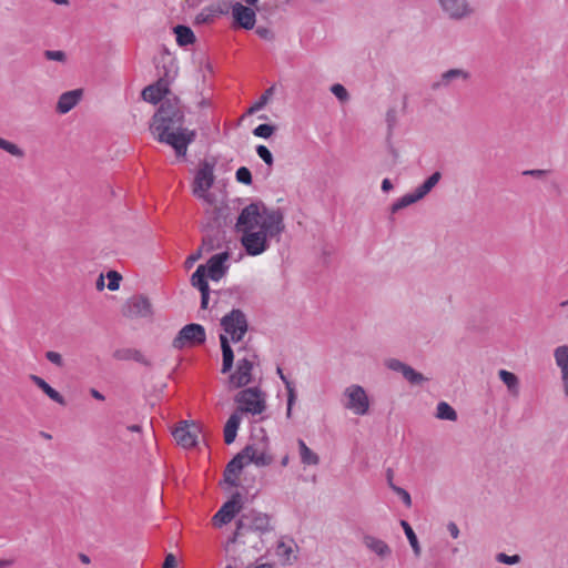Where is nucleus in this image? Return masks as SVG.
Listing matches in <instances>:
<instances>
[{"label":"nucleus","instance_id":"obj_1","mask_svg":"<svg viewBox=\"0 0 568 568\" xmlns=\"http://www.w3.org/2000/svg\"><path fill=\"white\" fill-rule=\"evenodd\" d=\"M235 229L246 254L257 256L268 250L272 240L280 241L285 229L284 216L280 210L254 202L241 211Z\"/></svg>","mask_w":568,"mask_h":568},{"label":"nucleus","instance_id":"obj_2","mask_svg":"<svg viewBox=\"0 0 568 568\" xmlns=\"http://www.w3.org/2000/svg\"><path fill=\"white\" fill-rule=\"evenodd\" d=\"M183 125L184 112L178 99H165L153 115L150 131L155 140L172 146L178 156H185L189 145L196 138V132Z\"/></svg>","mask_w":568,"mask_h":568},{"label":"nucleus","instance_id":"obj_3","mask_svg":"<svg viewBox=\"0 0 568 568\" xmlns=\"http://www.w3.org/2000/svg\"><path fill=\"white\" fill-rule=\"evenodd\" d=\"M221 326L225 332V334L220 335L223 356L222 373L225 374L231 371L234 362V352L226 335L230 336L233 343L241 342L248 329V322L241 310L234 308L221 318Z\"/></svg>","mask_w":568,"mask_h":568},{"label":"nucleus","instance_id":"obj_4","mask_svg":"<svg viewBox=\"0 0 568 568\" xmlns=\"http://www.w3.org/2000/svg\"><path fill=\"white\" fill-rule=\"evenodd\" d=\"M240 413L260 415L266 409V395L258 387H250L239 392L234 398Z\"/></svg>","mask_w":568,"mask_h":568},{"label":"nucleus","instance_id":"obj_5","mask_svg":"<svg viewBox=\"0 0 568 568\" xmlns=\"http://www.w3.org/2000/svg\"><path fill=\"white\" fill-rule=\"evenodd\" d=\"M442 13L452 21H464L476 13L470 0H435Z\"/></svg>","mask_w":568,"mask_h":568},{"label":"nucleus","instance_id":"obj_6","mask_svg":"<svg viewBox=\"0 0 568 568\" xmlns=\"http://www.w3.org/2000/svg\"><path fill=\"white\" fill-rule=\"evenodd\" d=\"M442 178L440 172H434L423 184L417 186L413 192L406 193L397 201H395L392 205V213H396L399 210H403L419 200L424 199L433 187L439 182Z\"/></svg>","mask_w":568,"mask_h":568},{"label":"nucleus","instance_id":"obj_7","mask_svg":"<svg viewBox=\"0 0 568 568\" xmlns=\"http://www.w3.org/2000/svg\"><path fill=\"white\" fill-rule=\"evenodd\" d=\"M271 530L272 526L268 515L257 510H250L243 514L236 523L237 535L244 531L265 534Z\"/></svg>","mask_w":568,"mask_h":568},{"label":"nucleus","instance_id":"obj_8","mask_svg":"<svg viewBox=\"0 0 568 568\" xmlns=\"http://www.w3.org/2000/svg\"><path fill=\"white\" fill-rule=\"evenodd\" d=\"M343 395L345 397L344 408L358 416H364L368 413L369 398L361 385L353 384L347 386Z\"/></svg>","mask_w":568,"mask_h":568},{"label":"nucleus","instance_id":"obj_9","mask_svg":"<svg viewBox=\"0 0 568 568\" xmlns=\"http://www.w3.org/2000/svg\"><path fill=\"white\" fill-rule=\"evenodd\" d=\"M206 339L205 328L201 324H187L183 326L178 335L172 341V346L175 349H183L185 347H193L201 345Z\"/></svg>","mask_w":568,"mask_h":568},{"label":"nucleus","instance_id":"obj_10","mask_svg":"<svg viewBox=\"0 0 568 568\" xmlns=\"http://www.w3.org/2000/svg\"><path fill=\"white\" fill-rule=\"evenodd\" d=\"M214 166L215 161L204 160L201 162L200 169L197 170L194 182H193V194L205 201L209 200V190L214 184Z\"/></svg>","mask_w":568,"mask_h":568},{"label":"nucleus","instance_id":"obj_11","mask_svg":"<svg viewBox=\"0 0 568 568\" xmlns=\"http://www.w3.org/2000/svg\"><path fill=\"white\" fill-rule=\"evenodd\" d=\"M255 359L256 355L254 353L239 359L236 371L230 376V382L235 388L244 387L251 383Z\"/></svg>","mask_w":568,"mask_h":568},{"label":"nucleus","instance_id":"obj_12","mask_svg":"<svg viewBox=\"0 0 568 568\" xmlns=\"http://www.w3.org/2000/svg\"><path fill=\"white\" fill-rule=\"evenodd\" d=\"M243 507L242 495L235 493L231 499L222 505L217 513L213 516L215 526H223L233 520V518L241 511Z\"/></svg>","mask_w":568,"mask_h":568},{"label":"nucleus","instance_id":"obj_13","mask_svg":"<svg viewBox=\"0 0 568 568\" xmlns=\"http://www.w3.org/2000/svg\"><path fill=\"white\" fill-rule=\"evenodd\" d=\"M123 315L130 318L150 317L152 305L149 298L143 295L132 296L123 306Z\"/></svg>","mask_w":568,"mask_h":568},{"label":"nucleus","instance_id":"obj_14","mask_svg":"<svg viewBox=\"0 0 568 568\" xmlns=\"http://www.w3.org/2000/svg\"><path fill=\"white\" fill-rule=\"evenodd\" d=\"M173 437L183 448L194 447L197 443V426L186 420L181 422L173 430Z\"/></svg>","mask_w":568,"mask_h":568},{"label":"nucleus","instance_id":"obj_15","mask_svg":"<svg viewBox=\"0 0 568 568\" xmlns=\"http://www.w3.org/2000/svg\"><path fill=\"white\" fill-rule=\"evenodd\" d=\"M229 258L230 254L226 251L213 255L205 265L207 277L214 282L220 281L230 267L227 264Z\"/></svg>","mask_w":568,"mask_h":568},{"label":"nucleus","instance_id":"obj_16","mask_svg":"<svg viewBox=\"0 0 568 568\" xmlns=\"http://www.w3.org/2000/svg\"><path fill=\"white\" fill-rule=\"evenodd\" d=\"M242 453L244 454V457L246 459V464H254L258 467L268 466L272 463V457L267 453L266 445L261 444H253L247 445Z\"/></svg>","mask_w":568,"mask_h":568},{"label":"nucleus","instance_id":"obj_17","mask_svg":"<svg viewBox=\"0 0 568 568\" xmlns=\"http://www.w3.org/2000/svg\"><path fill=\"white\" fill-rule=\"evenodd\" d=\"M470 79V73L465 69H449L443 72L439 78L433 82V90H443L452 87L454 82H467Z\"/></svg>","mask_w":568,"mask_h":568},{"label":"nucleus","instance_id":"obj_18","mask_svg":"<svg viewBox=\"0 0 568 568\" xmlns=\"http://www.w3.org/2000/svg\"><path fill=\"white\" fill-rule=\"evenodd\" d=\"M554 359L560 372L565 396L568 397V345L562 344L554 349Z\"/></svg>","mask_w":568,"mask_h":568},{"label":"nucleus","instance_id":"obj_19","mask_svg":"<svg viewBox=\"0 0 568 568\" xmlns=\"http://www.w3.org/2000/svg\"><path fill=\"white\" fill-rule=\"evenodd\" d=\"M170 92L169 81L161 78L155 83L145 87L142 91L144 101L156 104Z\"/></svg>","mask_w":568,"mask_h":568},{"label":"nucleus","instance_id":"obj_20","mask_svg":"<svg viewBox=\"0 0 568 568\" xmlns=\"http://www.w3.org/2000/svg\"><path fill=\"white\" fill-rule=\"evenodd\" d=\"M246 459L242 450L235 455L231 462L226 465L224 470V481L233 487L239 486V475L241 470L246 466Z\"/></svg>","mask_w":568,"mask_h":568},{"label":"nucleus","instance_id":"obj_21","mask_svg":"<svg viewBox=\"0 0 568 568\" xmlns=\"http://www.w3.org/2000/svg\"><path fill=\"white\" fill-rule=\"evenodd\" d=\"M232 13L234 20L240 27L246 30H251L254 28L256 22V14L253 9L245 7L240 2H236L232 7Z\"/></svg>","mask_w":568,"mask_h":568},{"label":"nucleus","instance_id":"obj_22","mask_svg":"<svg viewBox=\"0 0 568 568\" xmlns=\"http://www.w3.org/2000/svg\"><path fill=\"white\" fill-rule=\"evenodd\" d=\"M82 94L83 91L81 89H75L62 93L57 102V112L60 114H65L71 111L80 102Z\"/></svg>","mask_w":568,"mask_h":568},{"label":"nucleus","instance_id":"obj_23","mask_svg":"<svg viewBox=\"0 0 568 568\" xmlns=\"http://www.w3.org/2000/svg\"><path fill=\"white\" fill-rule=\"evenodd\" d=\"M363 544L367 549H369L372 552L376 554L381 558H386L392 554L390 547L384 540L373 535H364Z\"/></svg>","mask_w":568,"mask_h":568},{"label":"nucleus","instance_id":"obj_24","mask_svg":"<svg viewBox=\"0 0 568 568\" xmlns=\"http://www.w3.org/2000/svg\"><path fill=\"white\" fill-rule=\"evenodd\" d=\"M30 379L53 402L65 405L63 396L51 387L43 378L38 375H30Z\"/></svg>","mask_w":568,"mask_h":568},{"label":"nucleus","instance_id":"obj_25","mask_svg":"<svg viewBox=\"0 0 568 568\" xmlns=\"http://www.w3.org/2000/svg\"><path fill=\"white\" fill-rule=\"evenodd\" d=\"M241 424V415L239 412H234L227 419L225 426H224V442L230 445L232 444L237 434V429Z\"/></svg>","mask_w":568,"mask_h":568},{"label":"nucleus","instance_id":"obj_26","mask_svg":"<svg viewBox=\"0 0 568 568\" xmlns=\"http://www.w3.org/2000/svg\"><path fill=\"white\" fill-rule=\"evenodd\" d=\"M176 42L181 47H185L195 42L194 32L190 27L179 24L174 28Z\"/></svg>","mask_w":568,"mask_h":568},{"label":"nucleus","instance_id":"obj_27","mask_svg":"<svg viewBox=\"0 0 568 568\" xmlns=\"http://www.w3.org/2000/svg\"><path fill=\"white\" fill-rule=\"evenodd\" d=\"M499 378L507 386L509 393L514 396H518L519 394V378L511 372L506 369H500L498 372Z\"/></svg>","mask_w":568,"mask_h":568},{"label":"nucleus","instance_id":"obj_28","mask_svg":"<svg viewBox=\"0 0 568 568\" xmlns=\"http://www.w3.org/2000/svg\"><path fill=\"white\" fill-rule=\"evenodd\" d=\"M298 448H300V456L301 462L304 465L311 466V465H317L320 463V457L316 453H314L303 439L297 440Z\"/></svg>","mask_w":568,"mask_h":568},{"label":"nucleus","instance_id":"obj_29","mask_svg":"<svg viewBox=\"0 0 568 568\" xmlns=\"http://www.w3.org/2000/svg\"><path fill=\"white\" fill-rule=\"evenodd\" d=\"M206 267L201 264L197 266L196 271L191 276V284L196 287L199 291H205L210 288L209 283L206 281Z\"/></svg>","mask_w":568,"mask_h":568},{"label":"nucleus","instance_id":"obj_30","mask_svg":"<svg viewBox=\"0 0 568 568\" xmlns=\"http://www.w3.org/2000/svg\"><path fill=\"white\" fill-rule=\"evenodd\" d=\"M436 418L442 420H457L456 410L446 402H439L436 407Z\"/></svg>","mask_w":568,"mask_h":568},{"label":"nucleus","instance_id":"obj_31","mask_svg":"<svg viewBox=\"0 0 568 568\" xmlns=\"http://www.w3.org/2000/svg\"><path fill=\"white\" fill-rule=\"evenodd\" d=\"M400 526L404 529V532L409 541V545H410L415 556L418 557L420 555L422 550H420V546H419L416 534L414 532L413 528L406 520H402Z\"/></svg>","mask_w":568,"mask_h":568},{"label":"nucleus","instance_id":"obj_32","mask_svg":"<svg viewBox=\"0 0 568 568\" xmlns=\"http://www.w3.org/2000/svg\"><path fill=\"white\" fill-rule=\"evenodd\" d=\"M388 484H389V487L393 489V491L402 499V501L405 504L406 507H410L412 506V498H410V495L409 493L402 488V487H398L396 485L393 484L392 481V471L389 470L388 471Z\"/></svg>","mask_w":568,"mask_h":568},{"label":"nucleus","instance_id":"obj_33","mask_svg":"<svg viewBox=\"0 0 568 568\" xmlns=\"http://www.w3.org/2000/svg\"><path fill=\"white\" fill-rule=\"evenodd\" d=\"M0 149L17 158L24 156V152L21 148L3 138H0Z\"/></svg>","mask_w":568,"mask_h":568},{"label":"nucleus","instance_id":"obj_34","mask_svg":"<svg viewBox=\"0 0 568 568\" xmlns=\"http://www.w3.org/2000/svg\"><path fill=\"white\" fill-rule=\"evenodd\" d=\"M403 376L405 379H407L413 385H418V384H422L424 381H426V378L420 373L415 371L409 365L407 366V368H405Z\"/></svg>","mask_w":568,"mask_h":568},{"label":"nucleus","instance_id":"obj_35","mask_svg":"<svg viewBox=\"0 0 568 568\" xmlns=\"http://www.w3.org/2000/svg\"><path fill=\"white\" fill-rule=\"evenodd\" d=\"M275 131L271 124H260L253 130V134L258 138L268 139Z\"/></svg>","mask_w":568,"mask_h":568},{"label":"nucleus","instance_id":"obj_36","mask_svg":"<svg viewBox=\"0 0 568 568\" xmlns=\"http://www.w3.org/2000/svg\"><path fill=\"white\" fill-rule=\"evenodd\" d=\"M277 555L285 559L286 561L291 560V555L293 552L292 541L285 542L281 541L277 545Z\"/></svg>","mask_w":568,"mask_h":568},{"label":"nucleus","instance_id":"obj_37","mask_svg":"<svg viewBox=\"0 0 568 568\" xmlns=\"http://www.w3.org/2000/svg\"><path fill=\"white\" fill-rule=\"evenodd\" d=\"M235 176L237 182L240 183H243L245 185H250L252 183V174L246 166L239 168L235 173Z\"/></svg>","mask_w":568,"mask_h":568},{"label":"nucleus","instance_id":"obj_38","mask_svg":"<svg viewBox=\"0 0 568 568\" xmlns=\"http://www.w3.org/2000/svg\"><path fill=\"white\" fill-rule=\"evenodd\" d=\"M256 153L257 155L264 161V163L268 166H272L274 163L273 155L271 151L265 145H257L256 146Z\"/></svg>","mask_w":568,"mask_h":568},{"label":"nucleus","instance_id":"obj_39","mask_svg":"<svg viewBox=\"0 0 568 568\" xmlns=\"http://www.w3.org/2000/svg\"><path fill=\"white\" fill-rule=\"evenodd\" d=\"M331 92L341 101L345 102L349 99V94L344 85L335 83L331 87Z\"/></svg>","mask_w":568,"mask_h":568},{"label":"nucleus","instance_id":"obj_40","mask_svg":"<svg viewBox=\"0 0 568 568\" xmlns=\"http://www.w3.org/2000/svg\"><path fill=\"white\" fill-rule=\"evenodd\" d=\"M106 277L109 280L108 288L110 291L119 290L122 276L118 272H115V271H110V272H108Z\"/></svg>","mask_w":568,"mask_h":568},{"label":"nucleus","instance_id":"obj_41","mask_svg":"<svg viewBox=\"0 0 568 568\" xmlns=\"http://www.w3.org/2000/svg\"><path fill=\"white\" fill-rule=\"evenodd\" d=\"M273 88H268L260 98V100L248 109V113L252 114L258 110H261L267 102L270 95L273 93Z\"/></svg>","mask_w":568,"mask_h":568},{"label":"nucleus","instance_id":"obj_42","mask_svg":"<svg viewBox=\"0 0 568 568\" xmlns=\"http://www.w3.org/2000/svg\"><path fill=\"white\" fill-rule=\"evenodd\" d=\"M496 560L498 562L505 564V565H516V564L520 562L521 558L519 555L509 556L505 552H499L496 555Z\"/></svg>","mask_w":568,"mask_h":568},{"label":"nucleus","instance_id":"obj_43","mask_svg":"<svg viewBox=\"0 0 568 568\" xmlns=\"http://www.w3.org/2000/svg\"><path fill=\"white\" fill-rule=\"evenodd\" d=\"M385 365L387 368L394 371V372H399L402 373V375L404 374L405 372V368H407V364L400 362L399 359H396V358H389L385 362Z\"/></svg>","mask_w":568,"mask_h":568},{"label":"nucleus","instance_id":"obj_44","mask_svg":"<svg viewBox=\"0 0 568 568\" xmlns=\"http://www.w3.org/2000/svg\"><path fill=\"white\" fill-rule=\"evenodd\" d=\"M44 57L50 61L63 62L65 60V53L60 50H47Z\"/></svg>","mask_w":568,"mask_h":568},{"label":"nucleus","instance_id":"obj_45","mask_svg":"<svg viewBox=\"0 0 568 568\" xmlns=\"http://www.w3.org/2000/svg\"><path fill=\"white\" fill-rule=\"evenodd\" d=\"M216 247H219V244L215 243V239L212 236H206L203 239L200 250L202 252L209 253V252L215 250Z\"/></svg>","mask_w":568,"mask_h":568},{"label":"nucleus","instance_id":"obj_46","mask_svg":"<svg viewBox=\"0 0 568 568\" xmlns=\"http://www.w3.org/2000/svg\"><path fill=\"white\" fill-rule=\"evenodd\" d=\"M45 357L50 363H52L59 367H61L63 365L62 356L58 352L49 351V352H47Z\"/></svg>","mask_w":568,"mask_h":568},{"label":"nucleus","instance_id":"obj_47","mask_svg":"<svg viewBox=\"0 0 568 568\" xmlns=\"http://www.w3.org/2000/svg\"><path fill=\"white\" fill-rule=\"evenodd\" d=\"M276 373L281 381L284 383L287 393L296 392L293 383L284 375L283 369L281 367H277Z\"/></svg>","mask_w":568,"mask_h":568},{"label":"nucleus","instance_id":"obj_48","mask_svg":"<svg viewBox=\"0 0 568 568\" xmlns=\"http://www.w3.org/2000/svg\"><path fill=\"white\" fill-rule=\"evenodd\" d=\"M296 400V392H290L287 393V408H286V416L290 418L292 416V408Z\"/></svg>","mask_w":568,"mask_h":568},{"label":"nucleus","instance_id":"obj_49","mask_svg":"<svg viewBox=\"0 0 568 568\" xmlns=\"http://www.w3.org/2000/svg\"><path fill=\"white\" fill-rule=\"evenodd\" d=\"M202 253L199 248L195 253L191 254L185 261V266L191 267L201 257Z\"/></svg>","mask_w":568,"mask_h":568},{"label":"nucleus","instance_id":"obj_50","mask_svg":"<svg viewBox=\"0 0 568 568\" xmlns=\"http://www.w3.org/2000/svg\"><path fill=\"white\" fill-rule=\"evenodd\" d=\"M163 568H176V558L173 554L166 555Z\"/></svg>","mask_w":568,"mask_h":568},{"label":"nucleus","instance_id":"obj_51","mask_svg":"<svg viewBox=\"0 0 568 568\" xmlns=\"http://www.w3.org/2000/svg\"><path fill=\"white\" fill-rule=\"evenodd\" d=\"M201 292V308L206 310L209 307L210 288Z\"/></svg>","mask_w":568,"mask_h":568},{"label":"nucleus","instance_id":"obj_52","mask_svg":"<svg viewBox=\"0 0 568 568\" xmlns=\"http://www.w3.org/2000/svg\"><path fill=\"white\" fill-rule=\"evenodd\" d=\"M447 530L449 531L450 536L456 539L459 536V528L454 521H449L447 525Z\"/></svg>","mask_w":568,"mask_h":568},{"label":"nucleus","instance_id":"obj_53","mask_svg":"<svg viewBox=\"0 0 568 568\" xmlns=\"http://www.w3.org/2000/svg\"><path fill=\"white\" fill-rule=\"evenodd\" d=\"M392 189H393V184H392L390 180H389V179H384V180L382 181V190H383L384 192H388V191H390Z\"/></svg>","mask_w":568,"mask_h":568},{"label":"nucleus","instance_id":"obj_54","mask_svg":"<svg viewBox=\"0 0 568 568\" xmlns=\"http://www.w3.org/2000/svg\"><path fill=\"white\" fill-rule=\"evenodd\" d=\"M545 173H546V171H544V170H529V171L525 172V174L536 176V178H540V176L545 175Z\"/></svg>","mask_w":568,"mask_h":568},{"label":"nucleus","instance_id":"obj_55","mask_svg":"<svg viewBox=\"0 0 568 568\" xmlns=\"http://www.w3.org/2000/svg\"><path fill=\"white\" fill-rule=\"evenodd\" d=\"M90 393H91L92 397H94L95 399L104 400V396L99 390H97L95 388H92L90 390Z\"/></svg>","mask_w":568,"mask_h":568},{"label":"nucleus","instance_id":"obj_56","mask_svg":"<svg viewBox=\"0 0 568 568\" xmlns=\"http://www.w3.org/2000/svg\"><path fill=\"white\" fill-rule=\"evenodd\" d=\"M135 359H136L138 362L142 363L143 365H146V366H149V365H150V362H149V361H148L143 355H141V354H139V355L135 357Z\"/></svg>","mask_w":568,"mask_h":568},{"label":"nucleus","instance_id":"obj_57","mask_svg":"<svg viewBox=\"0 0 568 568\" xmlns=\"http://www.w3.org/2000/svg\"><path fill=\"white\" fill-rule=\"evenodd\" d=\"M11 565H12L11 560H6V559L0 560V568H7Z\"/></svg>","mask_w":568,"mask_h":568},{"label":"nucleus","instance_id":"obj_58","mask_svg":"<svg viewBox=\"0 0 568 568\" xmlns=\"http://www.w3.org/2000/svg\"><path fill=\"white\" fill-rule=\"evenodd\" d=\"M288 463H290V457H288V455H285V456L282 458V460H281V465H282L283 467H286V466L288 465Z\"/></svg>","mask_w":568,"mask_h":568},{"label":"nucleus","instance_id":"obj_59","mask_svg":"<svg viewBox=\"0 0 568 568\" xmlns=\"http://www.w3.org/2000/svg\"><path fill=\"white\" fill-rule=\"evenodd\" d=\"M394 120H395V115L392 114L390 112H388L387 113V121H388L389 126L393 125Z\"/></svg>","mask_w":568,"mask_h":568},{"label":"nucleus","instance_id":"obj_60","mask_svg":"<svg viewBox=\"0 0 568 568\" xmlns=\"http://www.w3.org/2000/svg\"><path fill=\"white\" fill-rule=\"evenodd\" d=\"M130 432H140L141 427L139 425H131L128 427Z\"/></svg>","mask_w":568,"mask_h":568},{"label":"nucleus","instance_id":"obj_61","mask_svg":"<svg viewBox=\"0 0 568 568\" xmlns=\"http://www.w3.org/2000/svg\"><path fill=\"white\" fill-rule=\"evenodd\" d=\"M97 285L99 288H102L104 286L103 275H100Z\"/></svg>","mask_w":568,"mask_h":568},{"label":"nucleus","instance_id":"obj_62","mask_svg":"<svg viewBox=\"0 0 568 568\" xmlns=\"http://www.w3.org/2000/svg\"><path fill=\"white\" fill-rule=\"evenodd\" d=\"M197 21H206V17L203 14V13H200L197 17H196Z\"/></svg>","mask_w":568,"mask_h":568},{"label":"nucleus","instance_id":"obj_63","mask_svg":"<svg viewBox=\"0 0 568 568\" xmlns=\"http://www.w3.org/2000/svg\"><path fill=\"white\" fill-rule=\"evenodd\" d=\"M53 2H55L57 4H68L69 1L68 0H52Z\"/></svg>","mask_w":568,"mask_h":568},{"label":"nucleus","instance_id":"obj_64","mask_svg":"<svg viewBox=\"0 0 568 568\" xmlns=\"http://www.w3.org/2000/svg\"><path fill=\"white\" fill-rule=\"evenodd\" d=\"M258 0H245L248 6H254Z\"/></svg>","mask_w":568,"mask_h":568}]
</instances>
